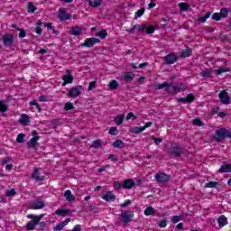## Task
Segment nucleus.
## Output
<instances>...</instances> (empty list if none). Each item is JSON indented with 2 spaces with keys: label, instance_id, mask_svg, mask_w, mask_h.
<instances>
[{
  "label": "nucleus",
  "instance_id": "obj_1",
  "mask_svg": "<svg viewBox=\"0 0 231 231\" xmlns=\"http://www.w3.org/2000/svg\"><path fill=\"white\" fill-rule=\"evenodd\" d=\"M226 138H231V130L226 128H220L216 131L213 139L215 142H222V140H226Z\"/></svg>",
  "mask_w": 231,
  "mask_h": 231
},
{
  "label": "nucleus",
  "instance_id": "obj_2",
  "mask_svg": "<svg viewBox=\"0 0 231 231\" xmlns=\"http://www.w3.org/2000/svg\"><path fill=\"white\" fill-rule=\"evenodd\" d=\"M133 217H134V212L131 210H122L119 214V221L123 223V226H127L133 221Z\"/></svg>",
  "mask_w": 231,
  "mask_h": 231
},
{
  "label": "nucleus",
  "instance_id": "obj_3",
  "mask_svg": "<svg viewBox=\"0 0 231 231\" xmlns=\"http://www.w3.org/2000/svg\"><path fill=\"white\" fill-rule=\"evenodd\" d=\"M168 154L174 156V158H180L183 154V148L179 143H172L167 150Z\"/></svg>",
  "mask_w": 231,
  "mask_h": 231
},
{
  "label": "nucleus",
  "instance_id": "obj_4",
  "mask_svg": "<svg viewBox=\"0 0 231 231\" xmlns=\"http://www.w3.org/2000/svg\"><path fill=\"white\" fill-rule=\"evenodd\" d=\"M1 40L5 48H12V46H14V34H4Z\"/></svg>",
  "mask_w": 231,
  "mask_h": 231
},
{
  "label": "nucleus",
  "instance_id": "obj_5",
  "mask_svg": "<svg viewBox=\"0 0 231 231\" xmlns=\"http://www.w3.org/2000/svg\"><path fill=\"white\" fill-rule=\"evenodd\" d=\"M45 204L42 201V198L37 197L34 201L31 203V208L32 210H41V208H44Z\"/></svg>",
  "mask_w": 231,
  "mask_h": 231
},
{
  "label": "nucleus",
  "instance_id": "obj_6",
  "mask_svg": "<svg viewBox=\"0 0 231 231\" xmlns=\"http://www.w3.org/2000/svg\"><path fill=\"white\" fill-rule=\"evenodd\" d=\"M218 98L221 101V103L225 104L226 106L231 104V97L228 95V92H226V90H221L218 94Z\"/></svg>",
  "mask_w": 231,
  "mask_h": 231
},
{
  "label": "nucleus",
  "instance_id": "obj_7",
  "mask_svg": "<svg viewBox=\"0 0 231 231\" xmlns=\"http://www.w3.org/2000/svg\"><path fill=\"white\" fill-rule=\"evenodd\" d=\"M80 89H83L82 86L80 85L73 87L69 90L67 96L69 97V98H77V97L80 96Z\"/></svg>",
  "mask_w": 231,
  "mask_h": 231
},
{
  "label": "nucleus",
  "instance_id": "obj_8",
  "mask_svg": "<svg viewBox=\"0 0 231 231\" xmlns=\"http://www.w3.org/2000/svg\"><path fill=\"white\" fill-rule=\"evenodd\" d=\"M98 42H100V40L97 38H88L85 42L81 43V46L85 48H93V46Z\"/></svg>",
  "mask_w": 231,
  "mask_h": 231
},
{
  "label": "nucleus",
  "instance_id": "obj_9",
  "mask_svg": "<svg viewBox=\"0 0 231 231\" xmlns=\"http://www.w3.org/2000/svg\"><path fill=\"white\" fill-rule=\"evenodd\" d=\"M155 180H157L158 183H167V181L171 180V177L165 173H157L155 175Z\"/></svg>",
  "mask_w": 231,
  "mask_h": 231
},
{
  "label": "nucleus",
  "instance_id": "obj_10",
  "mask_svg": "<svg viewBox=\"0 0 231 231\" xmlns=\"http://www.w3.org/2000/svg\"><path fill=\"white\" fill-rule=\"evenodd\" d=\"M178 60V56L175 53H170L164 57L165 64H174Z\"/></svg>",
  "mask_w": 231,
  "mask_h": 231
},
{
  "label": "nucleus",
  "instance_id": "obj_11",
  "mask_svg": "<svg viewBox=\"0 0 231 231\" xmlns=\"http://www.w3.org/2000/svg\"><path fill=\"white\" fill-rule=\"evenodd\" d=\"M59 12H60V16H59L60 21H69V19H71V14L66 12V8L61 7L60 8Z\"/></svg>",
  "mask_w": 231,
  "mask_h": 231
},
{
  "label": "nucleus",
  "instance_id": "obj_12",
  "mask_svg": "<svg viewBox=\"0 0 231 231\" xmlns=\"http://www.w3.org/2000/svg\"><path fill=\"white\" fill-rule=\"evenodd\" d=\"M73 76L71 75V72L69 71V69H67V75H64L62 77V86H66L67 84H72L73 83Z\"/></svg>",
  "mask_w": 231,
  "mask_h": 231
},
{
  "label": "nucleus",
  "instance_id": "obj_13",
  "mask_svg": "<svg viewBox=\"0 0 231 231\" xmlns=\"http://www.w3.org/2000/svg\"><path fill=\"white\" fill-rule=\"evenodd\" d=\"M136 187V182H134L132 179H126L123 182V189H131Z\"/></svg>",
  "mask_w": 231,
  "mask_h": 231
},
{
  "label": "nucleus",
  "instance_id": "obj_14",
  "mask_svg": "<svg viewBox=\"0 0 231 231\" xmlns=\"http://www.w3.org/2000/svg\"><path fill=\"white\" fill-rule=\"evenodd\" d=\"M38 140H41V137H32L29 142H27V145L30 149H37L39 147Z\"/></svg>",
  "mask_w": 231,
  "mask_h": 231
},
{
  "label": "nucleus",
  "instance_id": "obj_15",
  "mask_svg": "<svg viewBox=\"0 0 231 231\" xmlns=\"http://www.w3.org/2000/svg\"><path fill=\"white\" fill-rule=\"evenodd\" d=\"M102 199H105V201H115V199H116V196H115L113 191H106V193L102 196Z\"/></svg>",
  "mask_w": 231,
  "mask_h": 231
},
{
  "label": "nucleus",
  "instance_id": "obj_16",
  "mask_svg": "<svg viewBox=\"0 0 231 231\" xmlns=\"http://www.w3.org/2000/svg\"><path fill=\"white\" fill-rule=\"evenodd\" d=\"M69 221H71V218H66L63 222L58 224L56 226L53 227L54 231H61L66 225H68V223H69Z\"/></svg>",
  "mask_w": 231,
  "mask_h": 231
},
{
  "label": "nucleus",
  "instance_id": "obj_17",
  "mask_svg": "<svg viewBox=\"0 0 231 231\" xmlns=\"http://www.w3.org/2000/svg\"><path fill=\"white\" fill-rule=\"evenodd\" d=\"M32 220L26 225L27 230H35V226L39 225V222L35 218H31Z\"/></svg>",
  "mask_w": 231,
  "mask_h": 231
},
{
  "label": "nucleus",
  "instance_id": "obj_18",
  "mask_svg": "<svg viewBox=\"0 0 231 231\" xmlns=\"http://www.w3.org/2000/svg\"><path fill=\"white\" fill-rule=\"evenodd\" d=\"M203 79H212V69H206L200 72Z\"/></svg>",
  "mask_w": 231,
  "mask_h": 231
},
{
  "label": "nucleus",
  "instance_id": "obj_19",
  "mask_svg": "<svg viewBox=\"0 0 231 231\" xmlns=\"http://www.w3.org/2000/svg\"><path fill=\"white\" fill-rule=\"evenodd\" d=\"M218 172H231V164H228L226 162H224L223 165L218 170Z\"/></svg>",
  "mask_w": 231,
  "mask_h": 231
},
{
  "label": "nucleus",
  "instance_id": "obj_20",
  "mask_svg": "<svg viewBox=\"0 0 231 231\" xmlns=\"http://www.w3.org/2000/svg\"><path fill=\"white\" fill-rule=\"evenodd\" d=\"M124 80H125V82H132L133 80H134V73H133L132 71L125 72L124 76Z\"/></svg>",
  "mask_w": 231,
  "mask_h": 231
},
{
  "label": "nucleus",
  "instance_id": "obj_21",
  "mask_svg": "<svg viewBox=\"0 0 231 231\" xmlns=\"http://www.w3.org/2000/svg\"><path fill=\"white\" fill-rule=\"evenodd\" d=\"M64 198L67 199V201H69V203H71V201H75V196L73 194H71V190L67 189L64 193Z\"/></svg>",
  "mask_w": 231,
  "mask_h": 231
},
{
  "label": "nucleus",
  "instance_id": "obj_22",
  "mask_svg": "<svg viewBox=\"0 0 231 231\" xmlns=\"http://www.w3.org/2000/svg\"><path fill=\"white\" fill-rule=\"evenodd\" d=\"M113 147H115L116 149H124V147H125V143H124V141L122 140H116L113 143H112Z\"/></svg>",
  "mask_w": 231,
  "mask_h": 231
},
{
  "label": "nucleus",
  "instance_id": "obj_23",
  "mask_svg": "<svg viewBox=\"0 0 231 231\" xmlns=\"http://www.w3.org/2000/svg\"><path fill=\"white\" fill-rule=\"evenodd\" d=\"M32 178L36 181H42L44 180V176H39V169L35 168L34 171L32 172Z\"/></svg>",
  "mask_w": 231,
  "mask_h": 231
},
{
  "label": "nucleus",
  "instance_id": "obj_24",
  "mask_svg": "<svg viewBox=\"0 0 231 231\" xmlns=\"http://www.w3.org/2000/svg\"><path fill=\"white\" fill-rule=\"evenodd\" d=\"M82 28L79 26H74L71 28L70 33L71 35H75L76 37L82 33Z\"/></svg>",
  "mask_w": 231,
  "mask_h": 231
},
{
  "label": "nucleus",
  "instance_id": "obj_25",
  "mask_svg": "<svg viewBox=\"0 0 231 231\" xmlns=\"http://www.w3.org/2000/svg\"><path fill=\"white\" fill-rule=\"evenodd\" d=\"M20 124H23V125H28L30 122V116L26 114H23L21 116V118L19 119Z\"/></svg>",
  "mask_w": 231,
  "mask_h": 231
},
{
  "label": "nucleus",
  "instance_id": "obj_26",
  "mask_svg": "<svg viewBox=\"0 0 231 231\" xmlns=\"http://www.w3.org/2000/svg\"><path fill=\"white\" fill-rule=\"evenodd\" d=\"M88 5L92 8H98L102 5V0H88Z\"/></svg>",
  "mask_w": 231,
  "mask_h": 231
},
{
  "label": "nucleus",
  "instance_id": "obj_27",
  "mask_svg": "<svg viewBox=\"0 0 231 231\" xmlns=\"http://www.w3.org/2000/svg\"><path fill=\"white\" fill-rule=\"evenodd\" d=\"M118 81L113 79L110 81V83L108 84V88L111 90V91H115L116 89H118Z\"/></svg>",
  "mask_w": 231,
  "mask_h": 231
},
{
  "label": "nucleus",
  "instance_id": "obj_28",
  "mask_svg": "<svg viewBox=\"0 0 231 231\" xmlns=\"http://www.w3.org/2000/svg\"><path fill=\"white\" fill-rule=\"evenodd\" d=\"M217 223L219 225L220 227L225 226V225H226L228 222L226 221V217H225V215H221L218 218H217Z\"/></svg>",
  "mask_w": 231,
  "mask_h": 231
},
{
  "label": "nucleus",
  "instance_id": "obj_29",
  "mask_svg": "<svg viewBox=\"0 0 231 231\" xmlns=\"http://www.w3.org/2000/svg\"><path fill=\"white\" fill-rule=\"evenodd\" d=\"M230 11H231V9H228V8H226V7H224V8H222V9L220 10V13H218V14H219L220 17H222L223 19H225V18L228 17V14H230Z\"/></svg>",
  "mask_w": 231,
  "mask_h": 231
},
{
  "label": "nucleus",
  "instance_id": "obj_30",
  "mask_svg": "<svg viewBox=\"0 0 231 231\" xmlns=\"http://www.w3.org/2000/svg\"><path fill=\"white\" fill-rule=\"evenodd\" d=\"M125 118V116L124 114L118 115L116 118H115V122L117 125H122V124H124V120Z\"/></svg>",
  "mask_w": 231,
  "mask_h": 231
},
{
  "label": "nucleus",
  "instance_id": "obj_31",
  "mask_svg": "<svg viewBox=\"0 0 231 231\" xmlns=\"http://www.w3.org/2000/svg\"><path fill=\"white\" fill-rule=\"evenodd\" d=\"M43 24H44V23H42L41 20L38 21V23H36L35 32L38 35H42V29L41 28V26H42Z\"/></svg>",
  "mask_w": 231,
  "mask_h": 231
},
{
  "label": "nucleus",
  "instance_id": "obj_32",
  "mask_svg": "<svg viewBox=\"0 0 231 231\" xmlns=\"http://www.w3.org/2000/svg\"><path fill=\"white\" fill-rule=\"evenodd\" d=\"M145 131V127L141 126V127H133L130 130V133H134V134H140V133H143Z\"/></svg>",
  "mask_w": 231,
  "mask_h": 231
},
{
  "label": "nucleus",
  "instance_id": "obj_33",
  "mask_svg": "<svg viewBox=\"0 0 231 231\" xmlns=\"http://www.w3.org/2000/svg\"><path fill=\"white\" fill-rule=\"evenodd\" d=\"M154 214H156V211L152 207H148L144 210V216H154Z\"/></svg>",
  "mask_w": 231,
  "mask_h": 231
},
{
  "label": "nucleus",
  "instance_id": "obj_34",
  "mask_svg": "<svg viewBox=\"0 0 231 231\" xmlns=\"http://www.w3.org/2000/svg\"><path fill=\"white\" fill-rule=\"evenodd\" d=\"M69 212H71V210H69V209L59 208L56 210L57 216H68V214H69Z\"/></svg>",
  "mask_w": 231,
  "mask_h": 231
},
{
  "label": "nucleus",
  "instance_id": "obj_35",
  "mask_svg": "<svg viewBox=\"0 0 231 231\" xmlns=\"http://www.w3.org/2000/svg\"><path fill=\"white\" fill-rule=\"evenodd\" d=\"M190 55H192V50L190 48L184 50L180 53V57H183V58L190 57Z\"/></svg>",
  "mask_w": 231,
  "mask_h": 231
},
{
  "label": "nucleus",
  "instance_id": "obj_36",
  "mask_svg": "<svg viewBox=\"0 0 231 231\" xmlns=\"http://www.w3.org/2000/svg\"><path fill=\"white\" fill-rule=\"evenodd\" d=\"M227 71H230V68H219L218 69L215 70L216 75H222V73H226Z\"/></svg>",
  "mask_w": 231,
  "mask_h": 231
},
{
  "label": "nucleus",
  "instance_id": "obj_37",
  "mask_svg": "<svg viewBox=\"0 0 231 231\" xmlns=\"http://www.w3.org/2000/svg\"><path fill=\"white\" fill-rule=\"evenodd\" d=\"M145 30H146V33L148 35H151V33H154V32L156 30V26H154V25H147L146 24Z\"/></svg>",
  "mask_w": 231,
  "mask_h": 231
},
{
  "label": "nucleus",
  "instance_id": "obj_38",
  "mask_svg": "<svg viewBox=\"0 0 231 231\" xmlns=\"http://www.w3.org/2000/svg\"><path fill=\"white\" fill-rule=\"evenodd\" d=\"M28 219H35L36 222H41V218L44 217V215H40V216H35L33 214L28 215L27 216Z\"/></svg>",
  "mask_w": 231,
  "mask_h": 231
},
{
  "label": "nucleus",
  "instance_id": "obj_39",
  "mask_svg": "<svg viewBox=\"0 0 231 231\" xmlns=\"http://www.w3.org/2000/svg\"><path fill=\"white\" fill-rule=\"evenodd\" d=\"M91 147H94V149H100L102 147V141L101 140L93 141Z\"/></svg>",
  "mask_w": 231,
  "mask_h": 231
},
{
  "label": "nucleus",
  "instance_id": "obj_40",
  "mask_svg": "<svg viewBox=\"0 0 231 231\" xmlns=\"http://www.w3.org/2000/svg\"><path fill=\"white\" fill-rule=\"evenodd\" d=\"M193 125H197L198 127H202V125H205V123H203L200 118L197 117L193 119Z\"/></svg>",
  "mask_w": 231,
  "mask_h": 231
},
{
  "label": "nucleus",
  "instance_id": "obj_41",
  "mask_svg": "<svg viewBox=\"0 0 231 231\" xmlns=\"http://www.w3.org/2000/svg\"><path fill=\"white\" fill-rule=\"evenodd\" d=\"M134 28H135V30H137V32H143V30H145L147 28V24H135L134 25Z\"/></svg>",
  "mask_w": 231,
  "mask_h": 231
},
{
  "label": "nucleus",
  "instance_id": "obj_42",
  "mask_svg": "<svg viewBox=\"0 0 231 231\" xmlns=\"http://www.w3.org/2000/svg\"><path fill=\"white\" fill-rule=\"evenodd\" d=\"M219 185V182L217 181H209L206 184V189H214Z\"/></svg>",
  "mask_w": 231,
  "mask_h": 231
},
{
  "label": "nucleus",
  "instance_id": "obj_43",
  "mask_svg": "<svg viewBox=\"0 0 231 231\" xmlns=\"http://www.w3.org/2000/svg\"><path fill=\"white\" fill-rule=\"evenodd\" d=\"M6 111H8V106L5 104V101L0 100V112L5 113Z\"/></svg>",
  "mask_w": 231,
  "mask_h": 231
},
{
  "label": "nucleus",
  "instance_id": "obj_44",
  "mask_svg": "<svg viewBox=\"0 0 231 231\" xmlns=\"http://www.w3.org/2000/svg\"><path fill=\"white\" fill-rule=\"evenodd\" d=\"M179 6H180L181 12H187V10H189V8H190V5H189V4H186V3H180V4H179Z\"/></svg>",
  "mask_w": 231,
  "mask_h": 231
},
{
  "label": "nucleus",
  "instance_id": "obj_45",
  "mask_svg": "<svg viewBox=\"0 0 231 231\" xmlns=\"http://www.w3.org/2000/svg\"><path fill=\"white\" fill-rule=\"evenodd\" d=\"M35 10H37V7H35V5H33V3L29 2L28 3V12H29V14H33L35 12Z\"/></svg>",
  "mask_w": 231,
  "mask_h": 231
},
{
  "label": "nucleus",
  "instance_id": "obj_46",
  "mask_svg": "<svg viewBox=\"0 0 231 231\" xmlns=\"http://www.w3.org/2000/svg\"><path fill=\"white\" fill-rule=\"evenodd\" d=\"M145 13V8H141L139 9L135 14H134V19H138L139 17H142V15H143V14Z\"/></svg>",
  "mask_w": 231,
  "mask_h": 231
},
{
  "label": "nucleus",
  "instance_id": "obj_47",
  "mask_svg": "<svg viewBox=\"0 0 231 231\" xmlns=\"http://www.w3.org/2000/svg\"><path fill=\"white\" fill-rule=\"evenodd\" d=\"M26 135L24 134H19L16 137L17 143H23L24 142V137Z\"/></svg>",
  "mask_w": 231,
  "mask_h": 231
},
{
  "label": "nucleus",
  "instance_id": "obj_48",
  "mask_svg": "<svg viewBox=\"0 0 231 231\" xmlns=\"http://www.w3.org/2000/svg\"><path fill=\"white\" fill-rule=\"evenodd\" d=\"M167 223H169V221H167V219H162V220H160L159 222H157V225L161 228H165V226H167Z\"/></svg>",
  "mask_w": 231,
  "mask_h": 231
},
{
  "label": "nucleus",
  "instance_id": "obj_49",
  "mask_svg": "<svg viewBox=\"0 0 231 231\" xmlns=\"http://www.w3.org/2000/svg\"><path fill=\"white\" fill-rule=\"evenodd\" d=\"M97 36L99 37L100 39H106V37H107V32L106 30H103L97 32Z\"/></svg>",
  "mask_w": 231,
  "mask_h": 231
},
{
  "label": "nucleus",
  "instance_id": "obj_50",
  "mask_svg": "<svg viewBox=\"0 0 231 231\" xmlns=\"http://www.w3.org/2000/svg\"><path fill=\"white\" fill-rule=\"evenodd\" d=\"M108 133L113 136H116V134H118V129L116 128V126H113L109 129Z\"/></svg>",
  "mask_w": 231,
  "mask_h": 231
},
{
  "label": "nucleus",
  "instance_id": "obj_51",
  "mask_svg": "<svg viewBox=\"0 0 231 231\" xmlns=\"http://www.w3.org/2000/svg\"><path fill=\"white\" fill-rule=\"evenodd\" d=\"M65 111H71L73 109H75V106H73V103H67L65 104V107H64Z\"/></svg>",
  "mask_w": 231,
  "mask_h": 231
},
{
  "label": "nucleus",
  "instance_id": "obj_52",
  "mask_svg": "<svg viewBox=\"0 0 231 231\" xmlns=\"http://www.w3.org/2000/svg\"><path fill=\"white\" fill-rule=\"evenodd\" d=\"M17 194V191H15L14 189L7 190L5 196L8 198H12L13 196H15Z\"/></svg>",
  "mask_w": 231,
  "mask_h": 231
},
{
  "label": "nucleus",
  "instance_id": "obj_53",
  "mask_svg": "<svg viewBox=\"0 0 231 231\" xmlns=\"http://www.w3.org/2000/svg\"><path fill=\"white\" fill-rule=\"evenodd\" d=\"M151 140H153L155 142L156 145H160V143H162L163 142V139L158 138V137H154V135L151 136Z\"/></svg>",
  "mask_w": 231,
  "mask_h": 231
},
{
  "label": "nucleus",
  "instance_id": "obj_54",
  "mask_svg": "<svg viewBox=\"0 0 231 231\" xmlns=\"http://www.w3.org/2000/svg\"><path fill=\"white\" fill-rule=\"evenodd\" d=\"M18 32H20L19 33V38L20 39H24V37H26V31H24V29H21V28H17Z\"/></svg>",
  "mask_w": 231,
  "mask_h": 231
},
{
  "label": "nucleus",
  "instance_id": "obj_55",
  "mask_svg": "<svg viewBox=\"0 0 231 231\" xmlns=\"http://www.w3.org/2000/svg\"><path fill=\"white\" fill-rule=\"evenodd\" d=\"M194 94L190 93V94H188L187 97H186V99L189 100L188 101V104H192V102H194Z\"/></svg>",
  "mask_w": 231,
  "mask_h": 231
},
{
  "label": "nucleus",
  "instance_id": "obj_56",
  "mask_svg": "<svg viewBox=\"0 0 231 231\" xmlns=\"http://www.w3.org/2000/svg\"><path fill=\"white\" fill-rule=\"evenodd\" d=\"M167 86H169V82L158 84V85H155V89H163V88H167Z\"/></svg>",
  "mask_w": 231,
  "mask_h": 231
},
{
  "label": "nucleus",
  "instance_id": "obj_57",
  "mask_svg": "<svg viewBox=\"0 0 231 231\" xmlns=\"http://www.w3.org/2000/svg\"><path fill=\"white\" fill-rule=\"evenodd\" d=\"M171 89H172V95H176V93H180V91H181V88L178 86H171Z\"/></svg>",
  "mask_w": 231,
  "mask_h": 231
},
{
  "label": "nucleus",
  "instance_id": "obj_58",
  "mask_svg": "<svg viewBox=\"0 0 231 231\" xmlns=\"http://www.w3.org/2000/svg\"><path fill=\"white\" fill-rule=\"evenodd\" d=\"M211 13H208L204 17H200L199 19V23H207V19H208V17H210Z\"/></svg>",
  "mask_w": 231,
  "mask_h": 231
},
{
  "label": "nucleus",
  "instance_id": "obj_59",
  "mask_svg": "<svg viewBox=\"0 0 231 231\" xmlns=\"http://www.w3.org/2000/svg\"><path fill=\"white\" fill-rule=\"evenodd\" d=\"M97 88V82L91 81L88 85V91H93V89Z\"/></svg>",
  "mask_w": 231,
  "mask_h": 231
},
{
  "label": "nucleus",
  "instance_id": "obj_60",
  "mask_svg": "<svg viewBox=\"0 0 231 231\" xmlns=\"http://www.w3.org/2000/svg\"><path fill=\"white\" fill-rule=\"evenodd\" d=\"M213 21H221V14L219 13H214L212 14Z\"/></svg>",
  "mask_w": 231,
  "mask_h": 231
},
{
  "label": "nucleus",
  "instance_id": "obj_61",
  "mask_svg": "<svg viewBox=\"0 0 231 231\" xmlns=\"http://www.w3.org/2000/svg\"><path fill=\"white\" fill-rule=\"evenodd\" d=\"M123 184L117 181L114 182V189L115 190H120V189H122Z\"/></svg>",
  "mask_w": 231,
  "mask_h": 231
},
{
  "label": "nucleus",
  "instance_id": "obj_62",
  "mask_svg": "<svg viewBox=\"0 0 231 231\" xmlns=\"http://www.w3.org/2000/svg\"><path fill=\"white\" fill-rule=\"evenodd\" d=\"M131 118H133V120H136V118H138V117L136 116H134V114H133V112H130L126 116V120H131Z\"/></svg>",
  "mask_w": 231,
  "mask_h": 231
},
{
  "label": "nucleus",
  "instance_id": "obj_63",
  "mask_svg": "<svg viewBox=\"0 0 231 231\" xmlns=\"http://www.w3.org/2000/svg\"><path fill=\"white\" fill-rule=\"evenodd\" d=\"M133 201L131 199L125 200L123 204H121L122 208H125V207H129Z\"/></svg>",
  "mask_w": 231,
  "mask_h": 231
},
{
  "label": "nucleus",
  "instance_id": "obj_64",
  "mask_svg": "<svg viewBox=\"0 0 231 231\" xmlns=\"http://www.w3.org/2000/svg\"><path fill=\"white\" fill-rule=\"evenodd\" d=\"M10 162H12V157H5V158L2 161V165H6L7 163H10Z\"/></svg>",
  "mask_w": 231,
  "mask_h": 231
}]
</instances>
